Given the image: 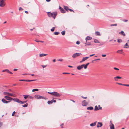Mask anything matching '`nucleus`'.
<instances>
[{
  "mask_svg": "<svg viewBox=\"0 0 129 129\" xmlns=\"http://www.w3.org/2000/svg\"><path fill=\"white\" fill-rule=\"evenodd\" d=\"M48 16L50 17H52L54 19L57 15V12H56L51 13L50 12H47Z\"/></svg>",
  "mask_w": 129,
  "mask_h": 129,
  "instance_id": "1",
  "label": "nucleus"
},
{
  "mask_svg": "<svg viewBox=\"0 0 129 129\" xmlns=\"http://www.w3.org/2000/svg\"><path fill=\"white\" fill-rule=\"evenodd\" d=\"M48 93L51 95L54 96L56 97H60L61 95L59 93L56 92L54 91L53 92H48Z\"/></svg>",
  "mask_w": 129,
  "mask_h": 129,
  "instance_id": "2",
  "label": "nucleus"
},
{
  "mask_svg": "<svg viewBox=\"0 0 129 129\" xmlns=\"http://www.w3.org/2000/svg\"><path fill=\"white\" fill-rule=\"evenodd\" d=\"M35 98L37 99H46V97H44L43 96H41L38 95H36L35 96Z\"/></svg>",
  "mask_w": 129,
  "mask_h": 129,
  "instance_id": "3",
  "label": "nucleus"
},
{
  "mask_svg": "<svg viewBox=\"0 0 129 129\" xmlns=\"http://www.w3.org/2000/svg\"><path fill=\"white\" fill-rule=\"evenodd\" d=\"M6 5V2L4 0L0 1V7H3Z\"/></svg>",
  "mask_w": 129,
  "mask_h": 129,
  "instance_id": "4",
  "label": "nucleus"
},
{
  "mask_svg": "<svg viewBox=\"0 0 129 129\" xmlns=\"http://www.w3.org/2000/svg\"><path fill=\"white\" fill-rule=\"evenodd\" d=\"M82 54L80 53H76L72 55V57L73 58H75L76 57L79 56L81 55Z\"/></svg>",
  "mask_w": 129,
  "mask_h": 129,
  "instance_id": "5",
  "label": "nucleus"
},
{
  "mask_svg": "<svg viewBox=\"0 0 129 129\" xmlns=\"http://www.w3.org/2000/svg\"><path fill=\"white\" fill-rule=\"evenodd\" d=\"M88 102H87L85 100H84L82 102V105L83 106H86L88 104Z\"/></svg>",
  "mask_w": 129,
  "mask_h": 129,
  "instance_id": "6",
  "label": "nucleus"
},
{
  "mask_svg": "<svg viewBox=\"0 0 129 129\" xmlns=\"http://www.w3.org/2000/svg\"><path fill=\"white\" fill-rule=\"evenodd\" d=\"M4 98L7 100L9 101H12V100H14V99L12 98L11 97L7 96H5L4 97Z\"/></svg>",
  "mask_w": 129,
  "mask_h": 129,
  "instance_id": "7",
  "label": "nucleus"
},
{
  "mask_svg": "<svg viewBox=\"0 0 129 129\" xmlns=\"http://www.w3.org/2000/svg\"><path fill=\"white\" fill-rule=\"evenodd\" d=\"M84 66H85V64H83L80 66H78L77 67V69L78 70H80L83 68Z\"/></svg>",
  "mask_w": 129,
  "mask_h": 129,
  "instance_id": "8",
  "label": "nucleus"
},
{
  "mask_svg": "<svg viewBox=\"0 0 129 129\" xmlns=\"http://www.w3.org/2000/svg\"><path fill=\"white\" fill-rule=\"evenodd\" d=\"M14 101L20 104H21L22 101H21L20 100L18 99H14Z\"/></svg>",
  "mask_w": 129,
  "mask_h": 129,
  "instance_id": "9",
  "label": "nucleus"
},
{
  "mask_svg": "<svg viewBox=\"0 0 129 129\" xmlns=\"http://www.w3.org/2000/svg\"><path fill=\"white\" fill-rule=\"evenodd\" d=\"M89 57H84L83 58L82 60L81 61H80V63H81L82 62L84 61L85 60H86Z\"/></svg>",
  "mask_w": 129,
  "mask_h": 129,
  "instance_id": "10",
  "label": "nucleus"
},
{
  "mask_svg": "<svg viewBox=\"0 0 129 129\" xmlns=\"http://www.w3.org/2000/svg\"><path fill=\"white\" fill-rule=\"evenodd\" d=\"M59 9L60 10V11L61 13H64L66 12L65 10L62 8L60 6H59Z\"/></svg>",
  "mask_w": 129,
  "mask_h": 129,
  "instance_id": "11",
  "label": "nucleus"
},
{
  "mask_svg": "<svg viewBox=\"0 0 129 129\" xmlns=\"http://www.w3.org/2000/svg\"><path fill=\"white\" fill-rule=\"evenodd\" d=\"M92 39V38L90 36H87L85 39L86 40V42H87V41L88 40H91Z\"/></svg>",
  "mask_w": 129,
  "mask_h": 129,
  "instance_id": "12",
  "label": "nucleus"
},
{
  "mask_svg": "<svg viewBox=\"0 0 129 129\" xmlns=\"http://www.w3.org/2000/svg\"><path fill=\"white\" fill-rule=\"evenodd\" d=\"M2 101L5 104H7L8 103L10 102V101H7L4 99H3L2 100Z\"/></svg>",
  "mask_w": 129,
  "mask_h": 129,
  "instance_id": "13",
  "label": "nucleus"
},
{
  "mask_svg": "<svg viewBox=\"0 0 129 129\" xmlns=\"http://www.w3.org/2000/svg\"><path fill=\"white\" fill-rule=\"evenodd\" d=\"M103 125L102 124L101 122H98V123L97 127H101Z\"/></svg>",
  "mask_w": 129,
  "mask_h": 129,
  "instance_id": "14",
  "label": "nucleus"
},
{
  "mask_svg": "<svg viewBox=\"0 0 129 129\" xmlns=\"http://www.w3.org/2000/svg\"><path fill=\"white\" fill-rule=\"evenodd\" d=\"M4 94L5 95H9L10 96H11V94H12V93H9V92H4Z\"/></svg>",
  "mask_w": 129,
  "mask_h": 129,
  "instance_id": "15",
  "label": "nucleus"
},
{
  "mask_svg": "<svg viewBox=\"0 0 129 129\" xmlns=\"http://www.w3.org/2000/svg\"><path fill=\"white\" fill-rule=\"evenodd\" d=\"M110 122L112 125V126L110 125L111 129H114V125L112 123L111 121H110Z\"/></svg>",
  "mask_w": 129,
  "mask_h": 129,
  "instance_id": "16",
  "label": "nucleus"
},
{
  "mask_svg": "<svg viewBox=\"0 0 129 129\" xmlns=\"http://www.w3.org/2000/svg\"><path fill=\"white\" fill-rule=\"evenodd\" d=\"M87 109L88 110H92L93 109V108L92 107L90 106L87 108Z\"/></svg>",
  "mask_w": 129,
  "mask_h": 129,
  "instance_id": "17",
  "label": "nucleus"
},
{
  "mask_svg": "<svg viewBox=\"0 0 129 129\" xmlns=\"http://www.w3.org/2000/svg\"><path fill=\"white\" fill-rule=\"evenodd\" d=\"M100 110L99 109V108H98L97 106H95V108L94 109V111H97V110Z\"/></svg>",
  "mask_w": 129,
  "mask_h": 129,
  "instance_id": "18",
  "label": "nucleus"
},
{
  "mask_svg": "<svg viewBox=\"0 0 129 129\" xmlns=\"http://www.w3.org/2000/svg\"><path fill=\"white\" fill-rule=\"evenodd\" d=\"M96 122H94L93 123H91V124H90V125L91 126H95L96 125Z\"/></svg>",
  "mask_w": 129,
  "mask_h": 129,
  "instance_id": "19",
  "label": "nucleus"
},
{
  "mask_svg": "<svg viewBox=\"0 0 129 129\" xmlns=\"http://www.w3.org/2000/svg\"><path fill=\"white\" fill-rule=\"evenodd\" d=\"M47 55V54H44V53H42V54H40V55H39V56H40V57H43V56H45L46 55Z\"/></svg>",
  "mask_w": 129,
  "mask_h": 129,
  "instance_id": "20",
  "label": "nucleus"
},
{
  "mask_svg": "<svg viewBox=\"0 0 129 129\" xmlns=\"http://www.w3.org/2000/svg\"><path fill=\"white\" fill-rule=\"evenodd\" d=\"M119 34H121L123 36H125V34L124 33V32L122 31L119 33Z\"/></svg>",
  "mask_w": 129,
  "mask_h": 129,
  "instance_id": "21",
  "label": "nucleus"
},
{
  "mask_svg": "<svg viewBox=\"0 0 129 129\" xmlns=\"http://www.w3.org/2000/svg\"><path fill=\"white\" fill-rule=\"evenodd\" d=\"M85 46H86L87 45H89L91 44V43L90 42H86V43H85Z\"/></svg>",
  "mask_w": 129,
  "mask_h": 129,
  "instance_id": "22",
  "label": "nucleus"
},
{
  "mask_svg": "<svg viewBox=\"0 0 129 129\" xmlns=\"http://www.w3.org/2000/svg\"><path fill=\"white\" fill-rule=\"evenodd\" d=\"M95 34L96 36H100L101 34L100 32L99 31H96Z\"/></svg>",
  "mask_w": 129,
  "mask_h": 129,
  "instance_id": "23",
  "label": "nucleus"
},
{
  "mask_svg": "<svg viewBox=\"0 0 129 129\" xmlns=\"http://www.w3.org/2000/svg\"><path fill=\"white\" fill-rule=\"evenodd\" d=\"M47 103L49 105H51L52 104V100L51 101H48L47 102Z\"/></svg>",
  "mask_w": 129,
  "mask_h": 129,
  "instance_id": "24",
  "label": "nucleus"
},
{
  "mask_svg": "<svg viewBox=\"0 0 129 129\" xmlns=\"http://www.w3.org/2000/svg\"><path fill=\"white\" fill-rule=\"evenodd\" d=\"M64 9L67 11H68L69 9V8L68 7L66 6H64Z\"/></svg>",
  "mask_w": 129,
  "mask_h": 129,
  "instance_id": "25",
  "label": "nucleus"
},
{
  "mask_svg": "<svg viewBox=\"0 0 129 129\" xmlns=\"http://www.w3.org/2000/svg\"><path fill=\"white\" fill-rule=\"evenodd\" d=\"M89 63H87L86 65L85 64V66H84V68L85 69H86L87 68V66L89 64Z\"/></svg>",
  "mask_w": 129,
  "mask_h": 129,
  "instance_id": "26",
  "label": "nucleus"
},
{
  "mask_svg": "<svg viewBox=\"0 0 129 129\" xmlns=\"http://www.w3.org/2000/svg\"><path fill=\"white\" fill-rule=\"evenodd\" d=\"M123 51L122 49H121V50H119L117 51V53H121V52H122Z\"/></svg>",
  "mask_w": 129,
  "mask_h": 129,
  "instance_id": "27",
  "label": "nucleus"
},
{
  "mask_svg": "<svg viewBox=\"0 0 129 129\" xmlns=\"http://www.w3.org/2000/svg\"><path fill=\"white\" fill-rule=\"evenodd\" d=\"M94 42L95 43H100V42L99 41L97 40L96 39H94Z\"/></svg>",
  "mask_w": 129,
  "mask_h": 129,
  "instance_id": "28",
  "label": "nucleus"
},
{
  "mask_svg": "<svg viewBox=\"0 0 129 129\" xmlns=\"http://www.w3.org/2000/svg\"><path fill=\"white\" fill-rule=\"evenodd\" d=\"M28 105V104L27 103H26V104L22 105V106L23 107H26Z\"/></svg>",
  "mask_w": 129,
  "mask_h": 129,
  "instance_id": "29",
  "label": "nucleus"
},
{
  "mask_svg": "<svg viewBox=\"0 0 129 129\" xmlns=\"http://www.w3.org/2000/svg\"><path fill=\"white\" fill-rule=\"evenodd\" d=\"M59 34V33L58 32H55L54 34L56 35H58Z\"/></svg>",
  "mask_w": 129,
  "mask_h": 129,
  "instance_id": "30",
  "label": "nucleus"
},
{
  "mask_svg": "<svg viewBox=\"0 0 129 129\" xmlns=\"http://www.w3.org/2000/svg\"><path fill=\"white\" fill-rule=\"evenodd\" d=\"M125 46H128V47H129V45H128V44L127 43H126V44H125V45H124V48H128V47H125Z\"/></svg>",
  "mask_w": 129,
  "mask_h": 129,
  "instance_id": "31",
  "label": "nucleus"
},
{
  "mask_svg": "<svg viewBox=\"0 0 129 129\" xmlns=\"http://www.w3.org/2000/svg\"><path fill=\"white\" fill-rule=\"evenodd\" d=\"M39 90V89H33V90H32V91L33 92H34L35 91H38Z\"/></svg>",
  "mask_w": 129,
  "mask_h": 129,
  "instance_id": "32",
  "label": "nucleus"
},
{
  "mask_svg": "<svg viewBox=\"0 0 129 129\" xmlns=\"http://www.w3.org/2000/svg\"><path fill=\"white\" fill-rule=\"evenodd\" d=\"M65 31H63L61 32V34L62 35H64L65 34Z\"/></svg>",
  "mask_w": 129,
  "mask_h": 129,
  "instance_id": "33",
  "label": "nucleus"
},
{
  "mask_svg": "<svg viewBox=\"0 0 129 129\" xmlns=\"http://www.w3.org/2000/svg\"><path fill=\"white\" fill-rule=\"evenodd\" d=\"M28 98L32 99H33L34 98L33 97L29 95H28Z\"/></svg>",
  "mask_w": 129,
  "mask_h": 129,
  "instance_id": "34",
  "label": "nucleus"
},
{
  "mask_svg": "<svg viewBox=\"0 0 129 129\" xmlns=\"http://www.w3.org/2000/svg\"><path fill=\"white\" fill-rule=\"evenodd\" d=\"M55 29V27H53L51 29V31H54Z\"/></svg>",
  "mask_w": 129,
  "mask_h": 129,
  "instance_id": "35",
  "label": "nucleus"
},
{
  "mask_svg": "<svg viewBox=\"0 0 129 129\" xmlns=\"http://www.w3.org/2000/svg\"><path fill=\"white\" fill-rule=\"evenodd\" d=\"M24 98L25 99H26L28 98V95H24Z\"/></svg>",
  "mask_w": 129,
  "mask_h": 129,
  "instance_id": "36",
  "label": "nucleus"
},
{
  "mask_svg": "<svg viewBox=\"0 0 129 129\" xmlns=\"http://www.w3.org/2000/svg\"><path fill=\"white\" fill-rule=\"evenodd\" d=\"M11 96H13L14 97H16V94H11Z\"/></svg>",
  "mask_w": 129,
  "mask_h": 129,
  "instance_id": "37",
  "label": "nucleus"
},
{
  "mask_svg": "<svg viewBox=\"0 0 129 129\" xmlns=\"http://www.w3.org/2000/svg\"><path fill=\"white\" fill-rule=\"evenodd\" d=\"M117 25V24H111L110 25L111 26H116Z\"/></svg>",
  "mask_w": 129,
  "mask_h": 129,
  "instance_id": "38",
  "label": "nucleus"
},
{
  "mask_svg": "<svg viewBox=\"0 0 129 129\" xmlns=\"http://www.w3.org/2000/svg\"><path fill=\"white\" fill-rule=\"evenodd\" d=\"M122 40L121 39H118L117 40V42L118 43H121L122 42Z\"/></svg>",
  "mask_w": 129,
  "mask_h": 129,
  "instance_id": "39",
  "label": "nucleus"
},
{
  "mask_svg": "<svg viewBox=\"0 0 129 129\" xmlns=\"http://www.w3.org/2000/svg\"><path fill=\"white\" fill-rule=\"evenodd\" d=\"M58 60L60 61H63V59H58Z\"/></svg>",
  "mask_w": 129,
  "mask_h": 129,
  "instance_id": "40",
  "label": "nucleus"
},
{
  "mask_svg": "<svg viewBox=\"0 0 129 129\" xmlns=\"http://www.w3.org/2000/svg\"><path fill=\"white\" fill-rule=\"evenodd\" d=\"M116 83L117 84H118L120 85H124V84H122L121 83H118V82H117Z\"/></svg>",
  "mask_w": 129,
  "mask_h": 129,
  "instance_id": "41",
  "label": "nucleus"
},
{
  "mask_svg": "<svg viewBox=\"0 0 129 129\" xmlns=\"http://www.w3.org/2000/svg\"><path fill=\"white\" fill-rule=\"evenodd\" d=\"M80 41H77L76 42V44L78 45L79 44H80Z\"/></svg>",
  "mask_w": 129,
  "mask_h": 129,
  "instance_id": "42",
  "label": "nucleus"
},
{
  "mask_svg": "<svg viewBox=\"0 0 129 129\" xmlns=\"http://www.w3.org/2000/svg\"><path fill=\"white\" fill-rule=\"evenodd\" d=\"M19 81H26V80H24V79H22V80H19Z\"/></svg>",
  "mask_w": 129,
  "mask_h": 129,
  "instance_id": "43",
  "label": "nucleus"
},
{
  "mask_svg": "<svg viewBox=\"0 0 129 129\" xmlns=\"http://www.w3.org/2000/svg\"><path fill=\"white\" fill-rule=\"evenodd\" d=\"M15 113V111H14L12 113V116H14V114Z\"/></svg>",
  "mask_w": 129,
  "mask_h": 129,
  "instance_id": "44",
  "label": "nucleus"
},
{
  "mask_svg": "<svg viewBox=\"0 0 129 129\" xmlns=\"http://www.w3.org/2000/svg\"><path fill=\"white\" fill-rule=\"evenodd\" d=\"M116 78H117V79H121L122 78L121 77H120L119 76H116V77H115Z\"/></svg>",
  "mask_w": 129,
  "mask_h": 129,
  "instance_id": "45",
  "label": "nucleus"
},
{
  "mask_svg": "<svg viewBox=\"0 0 129 129\" xmlns=\"http://www.w3.org/2000/svg\"><path fill=\"white\" fill-rule=\"evenodd\" d=\"M19 11L22 10H23V9L22 8L20 7L19 8Z\"/></svg>",
  "mask_w": 129,
  "mask_h": 129,
  "instance_id": "46",
  "label": "nucleus"
},
{
  "mask_svg": "<svg viewBox=\"0 0 129 129\" xmlns=\"http://www.w3.org/2000/svg\"><path fill=\"white\" fill-rule=\"evenodd\" d=\"M27 101H22L21 104H23L26 103Z\"/></svg>",
  "mask_w": 129,
  "mask_h": 129,
  "instance_id": "47",
  "label": "nucleus"
},
{
  "mask_svg": "<svg viewBox=\"0 0 129 129\" xmlns=\"http://www.w3.org/2000/svg\"><path fill=\"white\" fill-rule=\"evenodd\" d=\"M114 69L115 70H119V69L116 68H115V67H114Z\"/></svg>",
  "mask_w": 129,
  "mask_h": 129,
  "instance_id": "48",
  "label": "nucleus"
},
{
  "mask_svg": "<svg viewBox=\"0 0 129 129\" xmlns=\"http://www.w3.org/2000/svg\"><path fill=\"white\" fill-rule=\"evenodd\" d=\"M98 107H99V109H100V110L102 109V107H100V105H98Z\"/></svg>",
  "mask_w": 129,
  "mask_h": 129,
  "instance_id": "49",
  "label": "nucleus"
},
{
  "mask_svg": "<svg viewBox=\"0 0 129 129\" xmlns=\"http://www.w3.org/2000/svg\"><path fill=\"white\" fill-rule=\"evenodd\" d=\"M123 86L129 87V84H124Z\"/></svg>",
  "mask_w": 129,
  "mask_h": 129,
  "instance_id": "50",
  "label": "nucleus"
},
{
  "mask_svg": "<svg viewBox=\"0 0 129 129\" xmlns=\"http://www.w3.org/2000/svg\"><path fill=\"white\" fill-rule=\"evenodd\" d=\"M3 124L2 122L0 121V127L2 126Z\"/></svg>",
  "mask_w": 129,
  "mask_h": 129,
  "instance_id": "51",
  "label": "nucleus"
},
{
  "mask_svg": "<svg viewBox=\"0 0 129 129\" xmlns=\"http://www.w3.org/2000/svg\"><path fill=\"white\" fill-rule=\"evenodd\" d=\"M114 79L115 81H118V80L117 79V78H116V77H115L114 78Z\"/></svg>",
  "mask_w": 129,
  "mask_h": 129,
  "instance_id": "52",
  "label": "nucleus"
},
{
  "mask_svg": "<svg viewBox=\"0 0 129 129\" xmlns=\"http://www.w3.org/2000/svg\"><path fill=\"white\" fill-rule=\"evenodd\" d=\"M63 74H70L68 73L64 72L62 73Z\"/></svg>",
  "mask_w": 129,
  "mask_h": 129,
  "instance_id": "53",
  "label": "nucleus"
},
{
  "mask_svg": "<svg viewBox=\"0 0 129 129\" xmlns=\"http://www.w3.org/2000/svg\"><path fill=\"white\" fill-rule=\"evenodd\" d=\"M9 71L8 70V69H6L5 72H7V73H8L9 72Z\"/></svg>",
  "mask_w": 129,
  "mask_h": 129,
  "instance_id": "54",
  "label": "nucleus"
},
{
  "mask_svg": "<svg viewBox=\"0 0 129 129\" xmlns=\"http://www.w3.org/2000/svg\"><path fill=\"white\" fill-rule=\"evenodd\" d=\"M106 55H105V54H102V56L103 57H106Z\"/></svg>",
  "mask_w": 129,
  "mask_h": 129,
  "instance_id": "55",
  "label": "nucleus"
},
{
  "mask_svg": "<svg viewBox=\"0 0 129 129\" xmlns=\"http://www.w3.org/2000/svg\"><path fill=\"white\" fill-rule=\"evenodd\" d=\"M52 103H53V102H54V103H55L56 102V101L55 100H52Z\"/></svg>",
  "mask_w": 129,
  "mask_h": 129,
  "instance_id": "56",
  "label": "nucleus"
},
{
  "mask_svg": "<svg viewBox=\"0 0 129 129\" xmlns=\"http://www.w3.org/2000/svg\"><path fill=\"white\" fill-rule=\"evenodd\" d=\"M69 10H70L71 12L73 11V12H74V11L72 9H69Z\"/></svg>",
  "mask_w": 129,
  "mask_h": 129,
  "instance_id": "57",
  "label": "nucleus"
},
{
  "mask_svg": "<svg viewBox=\"0 0 129 129\" xmlns=\"http://www.w3.org/2000/svg\"><path fill=\"white\" fill-rule=\"evenodd\" d=\"M18 70V69H14L13 70V71H17Z\"/></svg>",
  "mask_w": 129,
  "mask_h": 129,
  "instance_id": "58",
  "label": "nucleus"
},
{
  "mask_svg": "<svg viewBox=\"0 0 129 129\" xmlns=\"http://www.w3.org/2000/svg\"><path fill=\"white\" fill-rule=\"evenodd\" d=\"M42 66L43 68H44L46 67V66L42 65Z\"/></svg>",
  "mask_w": 129,
  "mask_h": 129,
  "instance_id": "59",
  "label": "nucleus"
},
{
  "mask_svg": "<svg viewBox=\"0 0 129 129\" xmlns=\"http://www.w3.org/2000/svg\"><path fill=\"white\" fill-rule=\"evenodd\" d=\"M81 97L84 99H86L87 98V97H84L83 96H82Z\"/></svg>",
  "mask_w": 129,
  "mask_h": 129,
  "instance_id": "60",
  "label": "nucleus"
},
{
  "mask_svg": "<svg viewBox=\"0 0 129 129\" xmlns=\"http://www.w3.org/2000/svg\"><path fill=\"white\" fill-rule=\"evenodd\" d=\"M8 73H9L11 74H13V73L11 72L10 71H9Z\"/></svg>",
  "mask_w": 129,
  "mask_h": 129,
  "instance_id": "61",
  "label": "nucleus"
},
{
  "mask_svg": "<svg viewBox=\"0 0 129 129\" xmlns=\"http://www.w3.org/2000/svg\"><path fill=\"white\" fill-rule=\"evenodd\" d=\"M95 55V54H92V55H90V56H89L90 57H91V56H92L94 55Z\"/></svg>",
  "mask_w": 129,
  "mask_h": 129,
  "instance_id": "62",
  "label": "nucleus"
},
{
  "mask_svg": "<svg viewBox=\"0 0 129 129\" xmlns=\"http://www.w3.org/2000/svg\"><path fill=\"white\" fill-rule=\"evenodd\" d=\"M9 90L10 91L12 92H13V93L14 92V91H12V90L11 89H9Z\"/></svg>",
  "mask_w": 129,
  "mask_h": 129,
  "instance_id": "63",
  "label": "nucleus"
},
{
  "mask_svg": "<svg viewBox=\"0 0 129 129\" xmlns=\"http://www.w3.org/2000/svg\"><path fill=\"white\" fill-rule=\"evenodd\" d=\"M35 41L36 42H40V41H38V40H35Z\"/></svg>",
  "mask_w": 129,
  "mask_h": 129,
  "instance_id": "64",
  "label": "nucleus"
}]
</instances>
